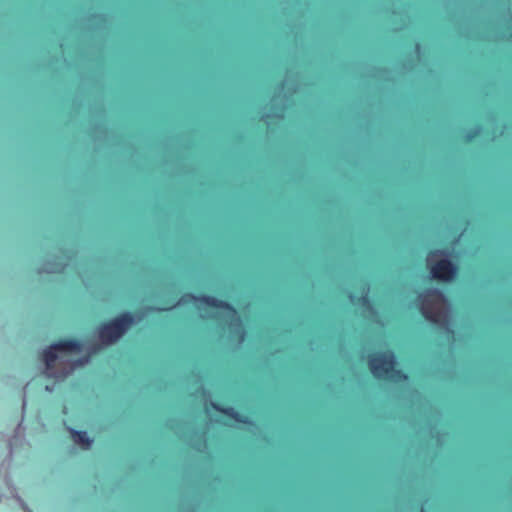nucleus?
Wrapping results in <instances>:
<instances>
[{"instance_id": "nucleus-14", "label": "nucleus", "mask_w": 512, "mask_h": 512, "mask_svg": "<svg viewBox=\"0 0 512 512\" xmlns=\"http://www.w3.org/2000/svg\"><path fill=\"white\" fill-rule=\"evenodd\" d=\"M66 376V373H61L60 375L56 376L57 378L63 379Z\"/></svg>"}, {"instance_id": "nucleus-2", "label": "nucleus", "mask_w": 512, "mask_h": 512, "mask_svg": "<svg viewBox=\"0 0 512 512\" xmlns=\"http://www.w3.org/2000/svg\"><path fill=\"white\" fill-rule=\"evenodd\" d=\"M134 323V313L130 311L122 312L97 327L98 337L105 344H114Z\"/></svg>"}, {"instance_id": "nucleus-3", "label": "nucleus", "mask_w": 512, "mask_h": 512, "mask_svg": "<svg viewBox=\"0 0 512 512\" xmlns=\"http://www.w3.org/2000/svg\"><path fill=\"white\" fill-rule=\"evenodd\" d=\"M429 272L433 279L443 283H450L457 277L458 266L450 259L443 258L431 263Z\"/></svg>"}, {"instance_id": "nucleus-1", "label": "nucleus", "mask_w": 512, "mask_h": 512, "mask_svg": "<svg viewBox=\"0 0 512 512\" xmlns=\"http://www.w3.org/2000/svg\"><path fill=\"white\" fill-rule=\"evenodd\" d=\"M367 365L374 378L378 380H387L395 383H402L408 380V375L403 370L396 368V355L391 350L370 354Z\"/></svg>"}, {"instance_id": "nucleus-4", "label": "nucleus", "mask_w": 512, "mask_h": 512, "mask_svg": "<svg viewBox=\"0 0 512 512\" xmlns=\"http://www.w3.org/2000/svg\"><path fill=\"white\" fill-rule=\"evenodd\" d=\"M184 297L187 298L188 301L199 302L200 304L207 306L209 308L225 310L231 314L236 313V309L234 308V306L232 304H230L229 302H227L225 300L218 299L211 295L202 294V295L198 296V295H194L192 293H187L184 295Z\"/></svg>"}, {"instance_id": "nucleus-11", "label": "nucleus", "mask_w": 512, "mask_h": 512, "mask_svg": "<svg viewBox=\"0 0 512 512\" xmlns=\"http://www.w3.org/2000/svg\"><path fill=\"white\" fill-rule=\"evenodd\" d=\"M428 296H435V297H438V298H442L443 297V294L440 290L438 289H431V290H428L427 291V295L426 297Z\"/></svg>"}, {"instance_id": "nucleus-9", "label": "nucleus", "mask_w": 512, "mask_h": 512, "mask_svg": "<svg viewBox=\"0 0 512 512\" xmlns=\"http://www.w3.org/2000/svg\"><path fill=\"white\" fill-rule=\"evenodd\" d=\"M419 310H420L422 316L426 320L433 322V323L437 322V314L433 311L431 306L427 303L426 298L422 300Z\"/></svg>"}, {"instance_id": "nucleus-12", "label": "nucleus", "mask_w": 512, "mask_h": 512, "mask_svg": "<svg viewBox=\"0 0 512 512\" xmlns=\"http://www.w3.org/2000/svg\"><path fill=\"white\" fill-rule=\"evenodd\" d=\"M477 136V131H472L467 135V140L471 141L473 138Z\"/></svg>"}, {"instance_id": "nucleus-10", "label": "nucleus", "mask_w": 512, "mask_h": 512, "mask_svg": "<svg viewBox=\"0 0 512 512\" xmlns=\"http://www.w3.org/2000/svg\"><path fill=\"white\" fill-rule=\"evenodd\" d=\"M356 303L363 307H370L371 304L370 299L367 295H362L358 297Z\"/></svg>"}, {"instance_id": "nucleus-8", "label": "nucleus", "mask_w": 512, "mask_h": 512, "mask_svg": "<svg viewBox=\"0 0 512 512\" xmlns=\"http://www.w3.org/2000/svg\"><path fill=\"white\" fill-rule=\"evenodd\" d=\"M72 438L76 444L82 446L83 449H89L92 443V440L89 438L85 431H71Z\"/></svg>"}, {"instance_id": "nucleus-13", "label": "nucleus", "mask_w": 512, "mask_h": 512, "mask_svg": "<svg viewBox=\"0 0 512 512\" xmlns=\"http://www.w3.org/2000/svg\"><path fill=\"white\" fill-rule=\"evenodd\" d=\"M437 254L444 255L445 252L443 250H435V251L430 252V255H437Z\"/></svg>"}, {"instance_id": "nucleus-7", "label": "nucleus", "mask_w": 512, "mask_h": 512, "mask_svg": "<svg viewBox=\"0 0 512 512\" xmlns=\"http://www.w3.org/2000/svg\"><path fill=\"white\" fill-rule=\"evenodd\" d=\"M54 344L59 351H80L82 348V343L75 338L60 339Z\"/></svg>"}, {"instance_id": "nucleus-5", "label": "nucleus", "mask_w": 512, "mask_h": 512, "mask_svg": "<svg viewBox=\"0 0 512 512\" xmlns=\"http://www.w3.org/2000/svg\"><path fill=\"white\" fill-rule=\"evenodd\" d=\"M211 407L221 413L222 415L226 416L227 418L241 424H246L248 422V417L241 414L239 411H237L232 406L223 405L218 402H212Z\"/></svg>"}, {"instance_id": "nucleus-6", "label": "nucleus", "mask_w": 512, "mask_h": 512, "mask_svg": "<svg viewBox=\"0 0 512 512\" xmlns=\"http://www.w3.org/2000/svg\"><path fill=\"white\" fill-rule=\"evenodd\" d=\"M57 351L59 350L55 347V344H52L42 352V359L45 362L46 374L48 377L53 376L52 369L57 360Z\"/></svg>"}]
</instances>
